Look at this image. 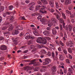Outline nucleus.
Wrapping results in <instances>:
<instances>
[{
  "label": "nucleus",
  "instance_id": "obj_4",
  "mask_svg": "<svg viewBox=\"0 0 75 75\" xmlns=\"http://www.w3.org/2000/svg\"><path fill=\"white\" fill-rule=\"evenodd\" d=\"M0 49L1 50L5 51V50H7V47L5 45H1L0 47Z\"/></svg>",
  "mask_w": 75,
  "mask_h": 75
},
{
  "label": "nucleus",
  "instance_id": "obj_27",
  "mask_svg": "<svg viewBox=\"0 0 75 75\" xmlns=\"http://www.w3.org/2000/svg\"><path fill=\"white\" fill-rule=\"evenodd\" d=\"M55 4H56V6L57 8H59V4L57 2H55Z\"/></svg>",
  "mask_w": 75,
  "mask_h": 75
},
{
  "label": "nucleus",
  "instance_id": "obj_18",
  "mask_svg": "<svg viewBox=\"0 0 75 75\" xmlns=\"http://www.w3.org/2000/svg\"><path fill=\"white\" fill-rule=\"evenodd\" d=\"M4 10V7L3 6H1L0 7V12H2Z\"/></svg>",
  "mask_w": 75,
  "mask_h": 75
},
{
  "label": "nucleus",
  "instance_id": "obj_50",
  "mask_svg": "<svg viewBox=\"0 0 75 75\" xmlns=\"http://www.w3.org/2000/svg\"><path fill=\"white\" fill-rule=\"evenodd\" d=\"M29 9H30V10H34V7H33L32 6H31L30 7Z\"/></svg>",
  "mask_w": 75,
  "mask_h": 75
},
{
  "label": "nucleus",
  "instance_id": "obj_14",
  "mask_svg": "<svg viewBox=\"0 0 75 75\" xmlns=\"http://www.w3.org/2000/svg\"><path fill=\"white\" fill-rule=\"evenodd\" d=\"M52 23V22L51 21H49L48 25V26H49V27H51V25H53Z\"/></svg>",
  "mask_w": 75,
  "mask_h": 75
},
{
  "label": "nucleus",
  "instance_id": "obj_25",
  "mask_svg": "<svg viewBox=\"0 0 75 75\" xmlns=\"http://www.w3.org/2000/svg\"><path fill=\"white\" fill-rule=\"evenodd\" d=\"M45 68V67L41 69L40 70V71L42 72H44L45 71H46V69Z\"/></svg>",
  "mask_w": 75,
  "mask_h": 75
},
{
  "label": "nucleus",
  "instance_id": "obj_20",
  "mask_svg": "<svg viewBox=\"0 0 75 75\" xmlns=\"http://www.w3.org/2000/svg\"><path fill=\"white\" fill-rule=\"evenodd\" d=\"M39 12H40V13H41L42 14H47V12L46 11H43L41 10H40Z\"/></svg>",
  "mask_w": 75,
  "mask_h": 75
},
{
  "label": "nucleus",
  "instance_id": "obj_13",
  "mask_svg": "<svg viewBox=\"0 0 75 75\" xmlns=\"http://www.w3.org/2000/svg\"><path fill=\"white\" fill-rule=\"evenodd\" d=\"M16 28H17L18 30H23V27L20 26H18L16 27Z\"/></svg>",
  "mask_w": 75,
  "mask_h": 75
},
{
  "label": "nucleus",
  "instance_id": "obj_57",
  "mask_svg": "<svg viewBox=\"0 0 75 75\" xmlns=\"http://www.w3.org/2000/svg\"><path fill=\"white\" fill-rule=\"evenodd\" d=\"M64 72V74H66L67 73V69H63Z\"/></svg>",
  "mask_w": 75,
  "mask_h": 75
},
{
  "label": "nucleus",
  "instance_id": "obj_48",
  "mask_svg": "<svg viewBox=\"0 0 75 75\" xmlns=\"http://www.w3.org/2000/svg\"><path fill=\"white\" fill-rule=\"evenodd\" d=\"M38 4H40V5H42V2H41V1H38Z\"/></svg>",
  "mask_w": 75,
  "mask_h": 75
},
{
  "label": "nucleus",
  "instance_id": "obj_3",
  "mask_svg": "<svg viewBox=\"0 0 75 75\" xmlns=\"http://www.w3.org/2000/svg\"><path fill=\"white\" fill-rule=\"evenodd\" d=\"M16 30H14L12 33V35H15V34L17 35V34H18L19 33V31H18V28H16Z\"/></svg>",
  "mask_w": 75,
  "mask_h": 75
},
{
  "label": "nucleus",
  "instance_id": "obj_60",
  "mask_svg": "<svg viewBox=\"0 0 75 75\" xmlns=\"http://www.w3.org/2000/svg\"><path fill=\"white\" fill-rule=\"evenodd\" d=\"M28 50H25L23 52V53H25V54H26V53H27V52H28Z\"/></svg>",
  "mask_w": 75,
  "mask_h": 75
},
{
  "label": "nucleus",
  "instance_id": "obj_7",
  "mask_svg": "<svg viewBox=\"0 0 75 75\" xmlns=\"http://www.w3.org/2000/svg\"><path fill=\"white\" fill-rule=\"evenodd\" d=\"M73 44L72 43V42L71 41H69L68 42H67L66 43V45L67 46H69L70 47H72Z\"/></svg>",
  "mask_w": 75,
  "mask_h": 75
},
{
  "label": "nucleus",
  "instance_id": "obj_64",
  "mask_svg": "<svg viewBox=\"0 0 75 75\" xmlns=\"http://www.w3.org/2000/svg\"><path fill=\"white\" fill-rule=\"evenodd\" d=\"M0 23H1V21L3 20V19L2 18V17L1 16H0Z\"/></svg>",
  "mask_w": 75,
  "mask_h": 75
},
{
  "label": "nucleus",
  "instance_id": "obj_59",
  "mask_svg": "<svg viewBox=\"0 0 75 75\" xmlns=\"http://www.w3.org/2000/svg\"><path fill=\"white\" fill-rule=\"evenodd\" d=\"M62 25L63 28H65V23H64V22L63 23Z\"/></svg>",
  "mask_w": 75,
  "mask_h": 75
},
{
  "label": "nucleus",
  "instance_id": "obj_46",
  "mask_svg": "<svg viewBox=\"0 0 75 75\" xmlns=\"http://www.w3.org/2000/svg\"><path fill=\"white\" fill-rule=\"evenodd\" d=\"M4 37H2V36L0 37V41L3 40H4Z\"/></svg>",
  "mask_w": 75,
  "mask_h": 75
},
{
  "label": "nucleus",
  "instance_id": "obj_39",
  "mask_svg": "<svg viewBox=\"0 0 75 75\" xmlns=\"http://www.w3.org/2000/svg\"><path fill=\"white\" fill-rule=\"evenodd\" d=\"M4 34H10V33L9 31H6L4 33Z\"/></svg>",
  "mask_w": 75,
  "mask_h": 75
},
{
  "label": "nucleus",
  "instance_id": "obj_45",
  "mask_svg": "<svg viewBox=\"0 0 75 75\" xmlns=\"http://www.w3.org/2000/svg\"><path fill=\"white\" fill-rule=\"evenodd\" d=\"M37 49H34L32 51V52H34V53H35V52L36 51H37Z\"/></svg>",
  "mask_w": 75,
  "mask_h": 75
},
{
  "label": "nucleus",
  "instance_id": "obj_26",
  "mask_svg": "<svg viewBox=\"0 0 75 75\" xmlns=\"http://www.w3.org/2000/svg\"><path fill=\"white\" fill-rule=\"evenodd\" d=\"M73 69H71V68H69L68 69V71L69 72L71 73V74H73Z\"/></svg>",
  "mask_w": 75,
  "mask_h": 75
},
{
  "label": "nucleus",
  "instance_id": "obj_11",
  "mask_svg": "<svg viewBox=\"0 0 75 75\" xmlns=\"http://www.w3.org/2000/svg\"><path fill=\"white\" fill-rule=\"evenodd\" d=\"M59 55L60 60H61V61H63L64 60V56L61 54H59Z\"/></svg>",
  "mask_w": 75,
  "mask_h": 75
},
{
  "label": "nucleus",
  "instance_id": "obj_12",
  "mask_svg": "<svg viewBox=\"0 0 75 75\" xmlns=\"http://www.w3.org/2000/svg\"><path fill=\"white\" fill-rule=\"evenodd\" d=\"M52 33L54 35H56L57 34V30L55 28H53L52 29Z\"/></svg>",
  "mask_w": 75,
  "mask_h": 75
},
{
  "label": "nucleus",
  "instance_id": "obj_22",
  "mask_svg": "<svg viewBox=\"0 0 75 75\" xmlns=\"http://www.w3.org/2000/svg\"><path fill=\"white\" fill-rule=\"evenodd\" d=\"M49 64V61H46L43 62V65H48Z\"/></svg>",
  "mask_w": 75,
  "mask_h": 75
},
{
  "label": "nucleus",
  "instance_id": "obj_24",
  "mask_svg": "<svg viewBox=\"0 0 75 75\" xmlns=\"http://www.w3.org/2000/svg\"><path fill=\"white\" fill-rule=\"evenodd\" d=\"M54 15H55V16H56V18L57 19V20H59V16L58 15H57V14L56 13H54Z\"/></svg>",
  "mask_w": 75,
  "mask_h": 75
},
{
  "label": "nucleus",
  "instance_id": "obj_38",
  "mask_svg": "<svg viewBox=\"0 0 75 75\" xmlns=\"http://www.w3.org/2000/svg\"><path fill=\"white\" fill-rule=\"evenodd\" d=\"M37 46L38 47V48H41L42 47V45H37Z\"/></svg>",
  "mask_w": 75,
  "mask_h": 75
},
{
  "label": "nucleus",
  "instance_id": "obj_2",
  "mask_svg": "<svg viewBox=\"0 0 75 75\" xmlns=\"http://www.w3.org/2000/svg\"><path fill=\"white\" fill-rule=\"evenodd\" d=\"M40 21L41 22H42V24H44V25H47V19L42 18V19L40 20Z\"/></svg>",
  "mask_w": 75,
  "mask_h": 75
},
{
  "label": "nucleus",
  "instance_id": "obj_40",
  "mask_svg": "<svg viewBox=\"0 0 75 75\" xmlns=\"http://www.w3.org/2000/svg\"><path fill=\"white\" fill-rule=\"evenodd\" d=\"M10 24L9 23H7L6 22H5L4 24V25H9Z\"/></svg>",
  "mask_w": 75,
  "mask_h": 75
},
{
  "label": "nucleus",
  "instance_id": "obj_41",
  "mask_svg": "<svg viewBox=\"0 0 75 75\" xmlns=\"http://www.w3.org/2000/svg\"><path fill=\"white\" fill-rule=\"evenodd\" d=\"M42 52L43 54H46L47 52H46V51L45 50H42Z\"/></svg>",
  "mask_w": 75,
  "mask_h": 75
},
{
  "label": "nucleus",
  "instance_id": "obj_55",
  "mask_svg": "<svg viewBox=\"0 0 75 75\" xmlns=\"http://www.w3.org/2000/svg\"><path fill=\"white\" fill-rule=\"evenodd\" d=\"M23 35H24V33H21L19 35L20 37H23Z\"/></svg>",
  "mask_w": 75,
  "mask_h": 75
},
{
  "label": "nucleus",
  "instance_id": "obj_58",
  "mask_svg": "<svg viewBox=\"0 0 75 75\" xmlns=\"http://www.w3.org/2000/svg\"><path fill=\"white\" fill-rule=\"evenodd\" d=\"M60 30L61 31L62 30V25H60Z\"/></svg>",
  "mask_w": 75,
  "mask_h": 75
},
{
  "label": "nucleus",
  "instance_id": "obj_47",
  "mask_svg": "<svg viewBox=\"0 0 75 75\" xmlns=\"http://www.w3.org/2000/svg\"><path fill=\"white\" fill-rule=\"evenodd\" d=\"M50 12H51V13H54L55 11V10L52 9H50Z\"/></svg>",
  "mask_w": 75,
  "mask_h": 75
},
{
  "label": "nucleus",
  "instance_id": "obj_28",
  "mask_svg": "<svg viewBox=\"0 0 75 75\" xmlns=\"http://www.w3.org/2000/svg\"><path fill=\"white\" fill-rule=\"evenodd\" d=\"M13 42H14V44H15L16 45H17V40L14 39L13 40Z\"/></svg>",
  "mask_w": 75,
  "mask_h": 75
},
{
  "label": "nucleus",
  "instance_id": "obj_32",
  "mask_svg": "<svg viewBox=\"0 0 75 75\" xmlns=\"http://www.w3.org/2000/svg\"><path fill=\"white\" fill-rule=\"evenodd\" d=\"M59 23H63V22H64V21L63 19H60L59 20Z\"/></svg>",
  "mask_w": 75,
  "mask_h": 75
},
{
  "label": "nucleus",
  "instance_id": "obj_42",
  "mask_svg": "<svg viewBox=\"0 0 75 75\" xmlns=\"http://www.w3.org/2000/svg\"><path fill=\"white\" fill-rule=\"evenodd\" d=\"M68 51L69 52V53H72V50H71V48H69L68 49Z\"/></svg>",
  "mask_w": 75,
  "mask_h": 75
},
{
  "label": "nucleus",
  "instance_id": "obj_61",
  "mask_svg": "<svg viewBox=\"0 0 75 75\" xmlns=\"http://www.w3.org/2000/svg\"><path fill=\"white\" fill-rule=\"evenodd\" d=\"M31 4L32 6H34V5H35V3L34 2H31Z\"/></svg>",
  "mask_w": 75,
  "mask_h": 75
},
{
  "label": "nucleus",
  "instance_id": "obj_10",
  "mask_svg": "<svg viewBox=\"0 0 75 75\" xmlns=\"http://www.w3.org/2000/svg\"><path fill=\"white\" fill-rule=\"evenodd\" d=\"M71 0H67L65 2V4L66 5H68L69 4H71Z\"/></svg>",
  "mask_w": 75,
  "mask_h": 75
},
{
  "label": "nucleus",
  "instance_id": "obj_21",
  "mask_svg": "<svg viewBox=\"0 0 75 75\" xmlns=\"http://www.w3.org/2000/svg\"><path fill=\"white\" fill-rule=\"evenodd\" d=\"M41 7V6L40 5H37L35 6V10L37 11L40 10V8Z\"/></svg>",
  "mask_w": 75,
  "mask_h": 75
},
{
  "label": "nucleus",
  "instance_id": "obj_44",
  "mask_svg": "<svg viewBox=\"0 0 75 75\" xmlns=\"http://www.w3.org/2000/svg\"><path fill=\"white\" fill-rule=\"evenodd\" d=\"M60 74H62V75L64 74V72L62 71V69H61L60 70Z\"/></svg>",
  "mask_w": 75,
  "mask_h": 75
},
{
  "label": "nucleus",
  "instance_id": "obj_52",
  "mask_svg": "<svg viewBox=\"0 0 75 75\" xmlns=\"http://www.w3.org/2000/svg\"><path fill=\"white\" fill-rule=\"evenodd\" d=\"M69 59H72V56H71L70 54H69Z\"/></svg>",
  "mask_w": 75,
  "mask_h": 75
},
{
  "label": "nucleus",
  "instance_id": "obj_8",
  "mask_svg": "<svg viewBox=\"0 0 75 75\" xmlns=\"http://www.w3.org/2000/svg\"><path fill=\"white\" fill-rule=\"evenodd\" d=\"M24 69L25 70H27V72H28V71H30L32 69L31 67L29 66H26L25 67Z\"/></svg>",
  "mask_w": 75,
  "mask_h": 75
},
{
  "label": "nucleus",
  "instance_id": "obj_62",
  "mask_svg": "<svg viewBox=\"0 0 75 75\" xmlns=\"http://www.w3.org/2000/svg\"><path fill=\"white\" fill-rule=\"evenodd\" d=\"M52 57H53V58H54V57H55V54H54V53L52 52Z\"/></svg>",
  "mask_w": 75,
  "mask_h": 75
},
{
  "label": "nucleus",
  "instance_id": "obj_35",
  "mask_svg": "<svg viewBox=\"0 0 75 75\" xmlns=\"http://www.w3.org/2000/svg\"><path fill=\"white\" fill-rule=\"evenodd\" d=\"M66 62L68 64H70V63L71 62L70 60H69V59H66Z\"/></svg>",
  "mask_w": 75,
  "mask_h": 75
},
{
  "label": "nucleus",
  "instance_id": "obj_31",
  "mask_svg": "<svg viewBox=\"0 0 75 75\" xmlns=\"http://www.w3.org/2000/svg\"><path fill=\"white\" fill-rule=\"evenodd\" d=\"M41 7L42 8H41V10H44L45 8H46V6H42Z\"/></svg>",
  "mask_w": 75,
  "mask_h": 75
},
{
  "label": "nucleus",
  "instance_id": "obj_16",
  "mask_svg": "<svg viewBox=\"0 0 75 75\" xmlns=\"http://www.w3.org/2000/svg\"><path fill=\"white\" fill-rule=\"evenodd\" d=\"M41 1L44 5L47 4V1L46 0H41Z\"/></svg>",
  "mask_w": 75,
  "mask_h": 75
},
{
  "label": "nucleus",
  "instance_id": "obj_17",
  "mask_svg": "<svg viewBox=\"0 0 75 75\" xmlns=\"http://www.w3.org/2000/svg\"><path fill=\"white\" fill-rule=\"evenodd\" d=\"M35 59H34L33 60L31 61V63L29 64V65H32L33 64H34L35 63Z\"/></svg>",
  "mask_w": 75,
  "mask_h": 75
},
{
  "label": "nucleus",
  "instance_id": "obj_23",
  "mask_svg": "<svg viewBox=\"0 0 75 75\" xmlns=\"http://www.w3.org/2000/svg\"><path fill=\"white\" fill-rule=\"evenodd\" d=\"M25 37L27 38H30V35L29 33H27L25 35Z\"/></svg>",
  "mask_w": 75,
  "mask_h": 75
},
{
  "label": "nucleus",
  "instance_id": "obj_29",
  "mask_svg": "<svg viewBox=\"0 0 75 75\" xmlns=\"http://www.w3.org/2000/svg\"><path fill=\"white\" fill-rule=\"evenodd\" d=\"M8 28V26H5L2 27V30H6V29H7Z\"/></svg>",
  "mask_w": 75,
  "mask_h": 75
},
{
  "label": "nucleus",
  "instance_id": "obj_15",
  "mask_svg": "<svg viewBox=\"0 0 75 75\" xmlns=\"http://www.w3.org/2000/svg\"><path fill=\"white\" fill-rule=\"evenodd\" d=\"M52 23H55L56 24L57 23V19H55V18H53L52 19Z\"/></svg>",
  "mask_w": 75,
  "mask_h": 75
},
{
  "label": "nucleus",
  "instance_id": "obj_30",
  "mask_svg": "<svg viewBox=\"0 0 75 75\" xmlns=\"http://www.w3.org/2000/svg\"><path fill=\"white\" fill-rule=\"evenodd\" d=\"M13 8V6H10L8 7V9L9 10H12Z\"/></svg>",
  "mask_w": 75,
  "mask_h": 75
},
{
  "label": "nucleus",
  "instance_id": "obj_9",
  "mask_svg": "<svg viewBox=\"0 0 75 75\" xmlns=\"http://www.w3.org/2000/svg\"><path fill=\"white\" fill-rule=\"evenodd\" d=\"M72 27L70 25H69L68 27H67L66 29V30H67V31H72Z\"/></svg>",
  "mask_w": 75,
  "mask_h": 75
},
{
  "label": "nucleus",
  "instance_id": "obj_63",
  "mask_svg": "<svg viewBox=\"0 0 75 75\" xmlns=\"http://www.w3.org/2000/svg\"><path fill=\"white\" fill-rule=\"evenodd\" d=\"M29 38H30V39H33V38H34V36H30Z\"/></svg>",
  "mask_w": 75,
  "mask_h": 75
},
{
  "label": "nucleus",
  "instance_id": "obj_1",
  "mask_svg": "<svg viewBox=\"0 0 75 75\" xmlns=\"http://www.w3.org/2000/svg\"><path fill=\"white\" fill-rule=\"evenodd\" d=\"M37 42L41 44V42H42L43 44H45L47 43V40L45 38H42L41 37H39L36 40Z\"/></svg>",
  "mask_w": 75,
  "mask_h": 75
},
{
  "label": "nucleus",
  "instance_id": "obj_51",
  "mask_svg": "<svg viewBox=\"0 0 75 75\" xmlns=\"http://www.w3.org/2000/svg\"><path fill=\"white\" fill-rule=\"evenodd\" d=\"M4 59V57L1 56L0 58V60L3 61Z\"/></svg>",
  "mask_w": 75,
  "mask_h": 75
},
{
  "label": "nucleus",
  "instance_id": "obj_49",
  "mask_svg": "<svg viewBox=\"0 0 75 75\" xmlns=\"http://www.w3.org/2000/svg\"><path fill=\"white\" fill-rule=\"evenodd\" d=\"M47 55L48 56H51V53L50 52H47Z\"/></svg>",
  "mask_w": 75,
  "mask_h": 75
},
{
  "label": "nucleus",
  "instance_id": "obj_6",
  "mask_svg": "<svg viewBox=\"0 0 75 75\" xmlns=\"http://www.w3.org/2000/svg\"><path fill=\"white\" fill-rule=\"evenodd\" d=\"M49 4L51 8H54V1H50Z\"/></svg>",
  "mask_w": 75,
  "mask_h": 75
},
{
  "label": "nucleus",
  "instance_id": "obj_43",
  "mask_svg": "<svg viewBox=\"0 0 75 75\" xmlns=\"http://www.w3.org/2000/svg\"><path fill=\"white\" fill-rule=\"evenodd\" d=\"M22 18L21 20H26V19H25V17L24 16L23 17H21L20 18Z\"/></svg>",
  "mask_w": 75,
  "mask_h": 75
},
{
  "label": "nucleus",
  "instance_id": "obj_19",
  "mask_svg": "<svg viewBox=\"0 0 75 75\" xmlns=\"http://www.w3.org/2000/svg\"><path fill=\"white\" fill-rule=\"evenodd\" d=\"M56 69H57V67H53L52 69L53 72H56Z\"/></svg>",
  "mask_w": 75,
  "mask_h": 75
},
{
  "label": "nucleus",
  "instance_id": "obj_34",
  "mask_svg": "<svg viewBox=\"0 0 75 75\" xmlns=\"http://www.w3.org/2000/svg\"><path fill=\"white\" fill-rule=\"evenodd\" d=\"M63 51L64 53V54H67V51L66 50L64 49L63 50Z\"/></svg>",
  "mask_w": 75,
  "mask_h": 75
},
{
  "label": "nucleus",
  "instance_id": "obj_56",
  "mask_svg": "<svg viewBox=\"0 0 75 75\" xmlns=\"http://www.w3.org/2000/svg\"><path fill=\"white\" fill-rule=\"evenodd\" d=\"M58 50L59 51V52H61V51H62V50H61V47H59L58 48Z\"/></svg>",
  "mask_w": 75,
  "mask_h": 75
},
{
  "label": "nucleus",
  "instance_id": "obj_36",
  "mask_svg": "<svg viewBox=\"0 0 75 75\" xmlns=\"http://www.w3.org/2000/svg\"><path fill=\"white\" fill-rule=\"evenodd\" d=\"M66 13H67V14H70V15H71V12L68 10H66Z\"/></svg>",
  "mask_w": 75,
  "mask_h": 75
},
{
  "label": "nucleus",
  "instance_id": "obj_37",
  "mask_svg": "<svg viewBox=\"0 0 75 75\" xmlns=\"http://www.w3.org/2000/svg\"><path fill=\"white\" fill-rule=\"evenodd\" d=\"M13 29V28L12 27H10L8 28V29L7 30L8 31H11Z\"/></svg>",
  "mask_w": 75,
  "mask_h": 75
},
{
  "label": "nucleus",
  "instance_id": "obj_54",
  "mask_svg": "<svg viewBox=\"0 0 75 75\" xmlns=\"http://www.w3.org/2000/svg\"><path fill=\"white\" fill-rule=\"evenodd\" d=\"M42 18V16H40L38 17L37 19H38V20H40L41 19V18Z\"/></svg>",
  "mask_w": 75,
  "mask_h": 75
},
{
  "label": "nucleus",
  "instance_id": "obj_5",
  "mask_svg": "<svg viewBox=\"0 0 75 75\" xmlns=\"http://www.w3.org/2000/svg\"><path fill=\"white\" fill-rule=\"evenodd\" d=\"M43 33L46 36H48L50 35V32L47 30H45L43 32Z\"/></svg>",
  "mask_w": 75,
  "mask_h": 75
},
{
  "label": "nucleus",
  "instance_id": "obj_33",
  "mask_svg": "<svg viewBox=\"0 0 75 75\" xmlns=\"http://www.w3.org/2000/svg\"><path fill=\"white\" fill-rule=\"evenodd\" d=\"M14 16H12L11 17V18L10 19V21H12L14 20Z\"/></svg>",
  "mask_w": 75,
  "mask_h": 75
},
{
  "label": "nucleus",
  "instance_id": "obj_53",
  "mask_svg": "<svg viewBox=\"0 0 75 75\" xmlns=\"http://www.w3.org/2000/svg\"><path fill=\"white\" fill-rule=\"evenodd\" d=\"M45 61H50V59L49 58H47L45 59Z\"/></svg>",
  "mask_w": 75,
  "mask_h": 75
}]
</instances>
